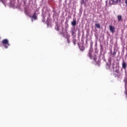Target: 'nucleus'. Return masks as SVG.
Instances as JSON below:
<instances>
[{
    "instance_id": "16",
    "label": "nucleus",
    "mask_w": 127,
    "mask_h": 127,
    "mask_svg": "<svg viewBox=\"0 0 127 127\" xmlns=\"http://www.w3.org/2000/svg\"><path fill=\"white\" fill-rule=\"evenodd\" d=\"M80 3L81 4H84V3H85V0H81Z\"/></svg>"
},
{
    "instance_id": "3",
    "label": "nucleus",
    "mask_w": 127,
    "mask_h": 127,
    "mask_svg": "<svg viewBox=\"0 0 127 127\" xmlns=\"http://www.w3.org/2000/svg\"><path fill=\"white\" fill-rule=\"evenodd\" d=\"M119 2H121V0H110V4H118Z\"/></svg>"
},
{
    "instance_id": "18",
    "label": "nucleus",
    "mask_w": 127,
    "mask_h": 127,
    "mask_svg": "<svg viewBox=\"0 0 127 127\" xmlns=\"http://www.w3.org/2000/svg\"><path fill=\"white\" fill-rule=\"evenodd\" d=\"M113 56H116V55H117V52L114 51L113 53Z\"/></svg>"
},
{
    "instance_id": "8",
    "label": "nucleus",
    "mask_w": 127,
    "mask_h": 127,
    "mask_svg": "<svg viewBox=\"0 0 127 127\" xmlns=\"http://www.w3.org/2000/svg\"><path fill=\"white\" fill-rule=\"evenodd\" d=\"M33 19H34V20H36V19H37V16L36 15V12L34 13L33 16H32V19H31L32 22H33Z\"/></svg>"
},
{
    "instance_id": "17",
    "label": "nucleus",
    "mask_w": 127,
    "mask_h": 127,
    "mask_svg": "<svg viewBox=\"0 0 127 127\" xmlns=\"http://www.w3.org/2000/svg\"><path fill=\"white\" fill-rule=\"evenodd\" d=\"M125 89H126V92H125L126 95V97L127 98V87H125Z\"/></svg>"
},
{
    "instance_id": "11",
    "label": "nucleus",
    "mask_w": 127,
    "mask_h": 127,
    "mask_svg": "<svg viewBox=\"0 0 127 127\" xmlns=\"http://www.w3.org/2000/svg\"><path fill=\"white\" fill-rule=\"evenodd\" d=\"M88 57H89L90 59H93V57L92 56V51H89L88 52Z\"/></svg>"
},
{
    "instance_id": "22",
    "label": "nucleus",
    "mask_w": 127,
    "mask_h": 127,
    "mask_svg": "<svg viewBox=\"0 0 127 127\" xmlns=\"http://www.w3.org/2000/svg\"><path fill=\"white\" fill-rule=\"evenodd\" d=\"M125 3H126V5L127 6V0H125Z\"/></svg>"
},
{
    "instance_id": "20",
    "label": "nucleus",
    "mask_w": 127,
    "mask_h": 127,
    "mask_svg": "<svg viewBox=\"0 0 127 127\" xmlns=\"http://www.w3.org/2000/svg\"><path fill=\"white\" fill-rule=\"evenodd\" d=\"M96 59H97V56L95 55L94 57V60H96Z\"/></svg>"
},
{
    "instance_id": "2",
    "label": "nucleus",
    "mask_w": 127,
    "mask_h": 127,
    "mask_svg": "<svg viewBox=\"0 0 127 127\" xmlns=\"http://www.w3.org/2000/svg\"><path fill=\"white\" fill-rule=\"evenodd\" d=\"M76 31H77V30H76V29L75 28V27H73L71 29L70 33H71V36H72V37H73V38L76 37Z\"/></svg>"
},
{
    "instance_id": "5",
    "label": "nucleus",
    "mask_w": 127,
    "mask_h": 127,
    "mask_svg": "<svg viewBox=\"0 0 127 127\" xmlns=\"http://www.w3.org/2000/svg\"><path fill=\"white\" fill-rule=\"evenodd\" d=\"M124 82L125 83V88L127 87V72L125 70V76L124 79Z\"/></svg>"
},
{
    "instance_id": "1",
    "label": "nucleus",
    "mask_w": 127,
    "mask_h": 127,
    "mask_svg": "<svg viewBox=\"0 0 127 127\" xmlns=\"http://www.w3.org/2000/svg\"><path fill=\"white\" fill-rule=\"evenodd\" d=\"M1 43L5 49H7L8 46H10V44H9V43L8 42V40L6 39H3Z\"/></svg>"
},
{
    "instance_id": "14",
    "label": "nucleus",
    "mask_w": 127,
    "mask_h": 127,
    "mask_svg": "<svg viewBox=\"0 0 127 127\" xmlns=\"http://www.w3.org/2000/svg\"><path fill=\"white\" fill-rule=\"evenodd\" d=\"M56 30H57L58 31H59L60 30V28H59V26H56L55 27Z\"/></svg>"
},
{
    "instance_id": "4",
    "label": "nucleus",
    "mask_w": 127,
    "mask_h": 127,
    "mask_svg": "<svg viewBox=\"0 0 127 127\" xmlns=\"http://www.w3.org/2000/svg\"><path fill=\"white\" fill-rule=\"evenodd\" d=\"M123 75H124V71H121L117 74H115V77L116 78H123Z\"/></svg>"
},
{
    "instance_id": "9",
    "label": "nucleus",
    "mask_w": 127,
    "mask_h": 127,
    "mask_svg": "<svg viewBox=\"0 0 127 127\" xmlns=\"http://www.w3.org/2000/svg\"><path fill=\"white\" fill-rule=\"evenodd\" d=\"M76 24L77 21H76V19L73 20V21L71 22V25H72V26H76Z\"/></svg>"
},
{
    "instance_id": "6",
    "label": "nucleus",
    "mask_w": 127,
    "mask_h": 127,
    "mask_svg": "<svg viewBox=\"0 0 127 127\" xmlns=\"http://www.w3.org/2000/svg\"><path fill=\"white\" fill-rule=\"evenodd\" d=\"M109 29H110V32H112V33H114L116 28H115V26L110 25L109 26Z\"/></svg>"
},
{
    "instance_id": "13",
    "label": "nucleus",
    "mask_w": 127,
    "mask_h": 127,
    "mask_svg": "<svg viewBox=\"0 0 127 127\" xmlns=\"http://www.w3.org/2000/svg\"><path fill=\"white\" fill-rule=\"evenodd\" d=\"M76 37H72V42L74 45H76Z\"/></svg>"
},
{
    "instance_id": "7",
    "label": "nucleus",
    "mask_w": 127,
    "mask_h": 127,
    "mask_svg": "<svg viewBox=\"0 0 127 127\" xmlns=\"http://www.w3.org/2000/svg\"><path fill=\"white\" fill-rule=\"evenodd\" d=\"M122 68L125 70L127 69V63L124 60L122 61Z\"/></svg>"
},
{
    "instance_id": "10",
    "label": "nucleus",
    "mask_w": 127,
    "mask_h": 127,
    "mask_svg": "<svg viewBox=\"0 0 127 127\" xmlns=\"http://www.w3.org/2000/svg\"><path fill=\"white\" fill-rule=\"evenodd\" d=\"M117 18L118 19V21H123V18H122V15H118L117 16Z\"/></svg>"
},
{
    "instance_id": "24",
    "label": "nucleus",
    "mask_w": 127,
    "mask_h": 127,
    "mask_svg": "<svg viewBox=\"0 0 127 127\" xmlns=\"http://www.w3.org/2000/svg\"><path fill=\"white\" fill-rule=\"evenodd\" d=\"M80 50H81V51H84V50L80 49Z\"/></svg>"
},
{
    "instance_id": "21",
    "label": "nucleus",
    "mask_w": 127,
    "mask_h": 127,
    "mask_svg": "<svg viewBox=\"0 0 127 127\" xmlns=\"http://www.w3.org/2000/svg\"><path fill=\"white\" fill-rule=\"evenodd\" d=\"M43 22H44V21H45V16H43Z\"/></svg>"
},
{
    "instance_id": "19",
    "label": "nucleus",
    "mask_w": 127,
    "mask_h": 127,
    "mask_svg": "<svg viewBox=\"0 0 127 127\" xmlns=\"http://www.w3.org/2000/svg\"><path fill=\"white\" fill-rule=\"evenodd\" d=\"M67 42H68V43H70V40L69 39V38H67Z\"/></svg>"
},
{
    "instance_id": "12",
    "label": "nucleus",
    "mask_w": 127,
    "mask_h": 127,
    "mask_svg": "<svg viewBox=\"0 0 127 127\" xmlns=\"http://www.w3.org/2000/svg\"><path fill=\"white\" fill-rule=\"evenodd\" d=\"M95 26L96 28H101V25L100 24V23L95 24Z\"/></svg>"
},
{
    "instance_id": "23",
    "label": "nucleus",
    "mask_w": 127,
    "mask_h": 127,
    "mask_svg": "<svg viewBox=\"0 0 127 127\" xmlns=\"http://www.w3.org/2000/svg\"><path fill=\"white\" fill-rule=\"evenodd\" d=\"M0 0V1H1L2 2H3V0Z\"/></svg>"
},
{
    "instance_id": "15",
    "label": "nucleus",
    "mask_w": 127,
    "mask_h": 127,
    "mask_svg": "<svg viewBox=\"0 0 127 127\" xmlns=\"http://www.w3.org/2000/svg\"><path fill=\"white\" fill-rule=\"evenodd\" d=\"M116 73H117V74H118V73H120V68H118V69H117L115 70Z\"/></svg>"
}]
</instances>
